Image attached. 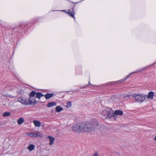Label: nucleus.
I'll use <instances>...</instances> for the list:
<instances>
[{
    "mask_svg": "<svg viewBox=\"0 0 156 156\" xmlns=\"http://www.w3.org/2000/svg\"><path fill=\"white\" fill-rule=\"evenodd\" d=\"M93 156H99V155L98 153L96 152L94 154Z\"/></svg>",
    "mask_w": 156,
    "mask_h": 156,
    "instance_id": "obj_21",
    "label": "nucleus"
},
{
    "mask_svg": "<svg viewBox=\"0 0 156 156\" xmlns=\"http://www.w3.org/2000/svg\"><path fill=\"white\" fill-rule=\"evenodd\" d=\"M67 105L66 106V107L68 108L69 106L71 107L72 105L70 101L67 102Z\"/></svg>",
    "mask_w": 156,
    "mask_h": 156,
    "instance_id": "obj_19",
    "label": "nucleus"
},
{
    "mask_svg": "<svg viewBox=\"0 0 156 156\" xmlns=\"http://www.w3.org/2000/svg\"><path fill=\"white\" fill-rule=\"evenodd\" d=\"M141 70H140L139 71H137L133 72L131 73L130 74H133V73H137L138 72H139V71H141Z\"/></svg>",
    "mask_w": 156,
    "mask_h": 156,
    "instance_id": "obj_23",
    "label": "nucleus"
},
{
    "mask_svg": "<svg viewBox=\"0 0 156 156\" xmlns=\"http://www.w3.org/2000/svg\"><path fill=\"white\" fill-rule=\"evenodd\" d=\"M133 98H135L136 101L142 102L146 99V95L143 94H135L132 96Z\"/></svg>",
    "mask_w": 156,
    "mask_h": 156,
    "instance_id": "obj_3",
    "label": "nucleus"
},
{
    "mask_svg": "<svg viewBox=\"0 0 156 156\" xmlns=\"http://www.w3.org/2000/svg\"><path fill=\"white\" fill-rule=\"evenodd\" d=\"M11 113L8 112H6L4 113L3 114V116L4 117H7L9 116L10 115Z\"/></svg>",
    "mask_w": 156,
    "mask_h": 156,
    "instance_id": "obj_18",
    "label": "nucleus"
},
{
    "mask_svg": "<svg viewBox=\"0 0 156 156\" xmlns=\"http://www.w3.org/2000/svg\"><path fill=\"white\" fill-rule=\"evenodd\" d=\"M48 138L50 140V142L49 143V145H52L53 144L54 141L55 140V138L50 136H48Z\"/></svg>",
    "mask_w": 156,
    "mask_h": 156,
    "instance_id": "obj_14",
    "label": "nucleus"
},
{
    "mask_svg": "<svg viewBox=\"0 0 156 156\" xmlns=\"http://www.w3.org/2000/svg\"><path fill=\"white\" fill-rule=\"evenodd\" d=\"M98 122L96 120H94L91 123L86 124L85 123H78L75 124L72 127L73 131L76 132H91L93 131L97 126Z\"/></svg>",
    "mask_w": 156,
    "mask_h": 156,
    "instance_id": "obj_1",
    "label": "nucleus"
},
{
    "mask_svg": "<svg viewBox=\"0 0 156 156\" xmlns=\"http://www.w3.org/2000/svg\"><path fill=\"white\" fill-rule=\"evenodd\" d=\"M36 94V92L35 91H32L29 94V97L28 99L31 100V101L32 102L31 103L32 105H34L37 103L35 99L34 98H33V97L35 96Z\"/></svg>",
    "mask_w": 156,
    "mask_h": 156,
    "instance_id": "obj_6",
    "label": "nucleus"
},
{
    "mask_svg": "<svg viewBox=\"0 0 156 156\" xmlns=\"http://www.w3.org/2000/svg\"><path fill=\"white\" fill-rule=\"evenodd\" d=\"M70 10H69L68 12H67V13L69 14L70 16L73 17L74 19H75V17H74V14L75 13V12L73 11H70Z\"/></svg>",
    "mask_w": 156,
    "mask_h": 156,
    "instance_id": "obj_12",
    "label": "nucleus"
},
{
    "mask_svg": "<svg viewBox=\"0 0 156 156\" xmlns=\"http://www.w3.org/2000/svg\"><path fill=\"white\" fill-rule=\"evenodd\" d=\"M16 101L20 102L24 105H32L31 100L28 98H17Z\"/></svg>",
    "mask_w": 156,
    "mask_h": 156,
    "instance_id": "obj_4",
    "label": "nucleus"
},
{
    "mask_svg": "<svg viewBox=\"0 0 156 156\" xmlns=\"http://www.w3.org/2000/svg\"><path fill=\"white\" fill-rule=\"evenodd\" d=\"M36 98H37L39 99L41 97L44 96V94L39 92L36 93Z\"/></svg>",
    "mask_w": 156,
    "mask_h": 156,
    "instance_id": "obj_11",
    "label": "nucleus"
},
{
    "mask_svg": "<svg viewBox=\"0 0 156 156\" xmlns=\"http://www.w3.org/2000/svg\"><path fill=\"white\" fill-rule=\"evenodd\" d=\"M55 110L57 112H59L63 110V108L59 106H57L56 107Z\"/></svg>",
    "mask_w": 156,
    "mask_h": 156,
    "instance_id": "obj_17",
    "label": "nucleus"
},
{
    "mask_svg": "<svg viewBox=\"0 0 156 156\" xmlns=\"http://www.w3.org/2000/svg\"><path fill=\"white\" fill-rule=\"evenodd\" d=\"M100 114L103 118L105 119H108L110 118L112 116L113 114V111L110 109H108V110H105L102 111L100 112Z\"/></svg>",
    "mask_w": 156,
    "mask_h": 156,
    "instance_id": "obj_2",
    "label": "nucleus"
},
{
    "mask_svg": "<svg viewBox=\"0 0 156 156\" xmlns=\"http://www.w3.org/2000/svg\"><path fill=\"white\" fill-rule=\"evenodd\" d=\"M127 78H126V79H125V80H122V81H125V80H126V79Z\"/></svg>",
    "mask_w": 156,
    "mask_h": 156,
    "instance_id": "obj_25",
    "label": "nucleus"
},
{
    "mask_svg": "<svg viewBox=\"0 0 156 156\" xmlns=\"http://www.w3.org/2000/svg\"><path fill=\"white\" fill-rule=\"evenodd\" d=\"M115 83V82H109L108 83V85H112V84H114V83Z\"/></svg>",
    "mask_w": 156,
    "mask_h": 156,
    "instance_id": "obj_20",
    "label": "nucleus"
},
{
    "mask_svg": "<svg viewBox=\"0 0 156 156\" xmlns=\"http://www.w3.org/2000/svg\"><path fill=\"white\" fill-rule=\"evenodd\" d=\"M114 114L121 115L123 114V112L121 110H116L114 112Z\"/></svg>",
    "mask_w": 156,
    "mask_h": 156,
    "instance_id": "obj_10",
    "label": "nucleus"
},
{
    "mask_svg": "<svg viewBox=\"0 0 156 156\" xmlns=\"http://www.w3.org/2000/svg\"><path fill=\"white\" fill-rule=\"evenodd\" d=\"M54 93L50 94L47 93L45 95H44V96L46 99H48L53 97L54 95Z\"/></svg>",
    "mask_w": 156,
    "mask_h": 156,
    "instance_id": "obj_7",
    "label": "nucleus"
},
{
    "mask_svg": "<svg viewBox=\"0 0 156 156\" xmlns=\"http://www.w3.org/2000/svg\"><path fill=\"white\" fill-rule=\"evenodd\" d=\"M33 122L35 126L38 127L40 126L41 123L40 121L36 120H34L33 121Z\"/></svg>",
    "mask_w": 156,
    "mask_h": 156,
    "instance_id": "obj_9",
    "label": "nucleus"
},
{
    "mask_svg": "<svg viewBox=\"0 0 156 156\" xmlns=\"http://www.w3.org/2000/svg\"><path fill=\"white\" fill-rule=\"evenodd\" d=\"M57 105V104L55 102H49L47 105L48 107H51L54 106H55Z\"/></svg>",
    "mask_w": 156,
    "mask_h": 156,
    "instance_id": "obj_13",
    "label": "nucleus"
},
{
    "mask_svg": "<svg viewBox=\"0 0 156 156\" xmlns=\"http://www.w3.org/2000/svg\"><path fill=\"white\" fill-rule=\"evenodd\" d=\"M154 95V92L152 91H150L149 92L148 95L146 97L148 99H152L153 98V96Z\"/></svg>",
    "mask_w": 156,
    "mask_h": 156,
    "instance_id": "obj_8",
    "label": "nucleus"
},
{
    "mask_svg": "<svg viewBox=\"0 0 156 156\" xmlns=\"http://www.w3.org/2000/svg\"><path fill=\"white\" fill-rule=\"evenodd\" d=\"M24 122V119L22 118H20L17 121V123L19 125H21Z\"/></svg>",
    "mask_w": 156,
    "mask_h": 156,
    "instance_id": "obj_15",
    "label": "nucleus"
},
{
    "mask_svg": "<svg viewBox=\"0 0 156 156\" xmlns=\"http://www.w3.org/2000/svg\"><path fill=\"white\" fill-rule=\"evenodd\" d=\"M35 147V146L33 144H30L28 147L27 149L30 151L33 150Z\"/></svg>",
    "mask_w": 156,
    "mask_h": 156,
    "instance_id": "obj_16",
    "label": "nucleus"
},
{
    "mask_svg": "<svg viewBox=\"0 0 156 156\" xmlns=\"http://www.w3.org/2000/svg\"><path fill=\"white\" fill-rule=\"evenodd\" d=\"M154 140H155V141H156V136H155V137L154 138Z\"/></svg>",
    "mask_w": 156,
    "mask_h": 156,
    "instance_id": "obj_24",
    "label": "nucleus"
},
{
    "mask_svg": "<svg viewBox=\"0 0 156 156\" xmlns=\"http://www.w3.org/2000/svg\"><path fill=\"white\" fill-rule=\"evenodd\" d=\"M27 135L29 136L30 137H41L43 136L42 134L37 132H31V133H27Z\"/></svg>",
    "mask_w": 156,
    "mask_h": 156,
    "instance_id": "obj_5",
    "label": "nucleus"
},
{
    "mask_svg": "<svg viewBox=\"0 0 156 156\" xmlns=\"http://www.w3.org/2000/svg\"><path fill=\"white\" fill-rule=\"evenodd\" d=\"M22 91H21L19 90H18V91H17L18 94H22Z\"/></svg>",
    "mask_w": 156,
    "mask_h": 156,
    "instance_id": "obj_22",
    "label": "nucleus"
}]
</instances>
